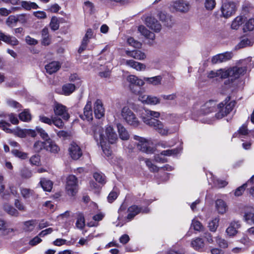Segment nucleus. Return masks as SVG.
Returning <instances> with one entry per match:
<instances>
[{"mask_svg":"<svg viewBox=\"0 0 254 254\" xmlns=\"http://www.w3.org/2000/svg\"><path fill=\"white\" fill-rule=\"evenodd\" d=\"M105 135L103 134L102 129L98 127L94 133V137L96 141L99 143H114L118 139V135L113 127L111 125L105 127Z\"/></svg>","mask_w":254,"mask_h":254,"instance_id":"nucleus-1","label":"nucleus"},{"mask_svg":"<svg viewBox=\"0 0 254 254\" xmlns=\"http://www.w3.org/2000/svg\"><path fill=\"white\" fill-rule=\"evenodd\" d=\"M191 246L194 250L201 251L204 247V242L202 239L196 238L192 240Z\"/></svg>","mask_w":254,"mask_h":254,"instance_id":"nucleus-37","label":"nucleus"},{"mask_svg":"<svg viewBox=\"0 0 254 254\" xmlns=\"http://www.w3.org/2000/svg\"><path fill=\"white\" fill-rule=\"evenodd\" d=\"M233 56V54L232 52H226L214 56L212 57L211 61L212 64H217L231 59Z\"/></svg>","mask_w":254,"mask_h":254,"instance_id":"nucleus-15","label":"nucleus"},{"mask_svg":"<svg viewBox=\"0 0 254 254\" xmlns=\"http://www.w3.org/2000/svg\"><path fill=\"white\" fill-rule=\"evenodd\" d=\"M127 43L129 45L132 46L135 48H140L141 47V43L132 37H129L127 39Z\"/></svg>","mask_w":254,"mask_h":254,"instance_id":"nucleus-56","label":"nucleus"},{"mask_svg":"<svg viewBox=\"0 0 254 254\" xmlns=\"http://www.w3.org/2000/svg\"><path fill=\"white\" fill-rule=\"evenodd\" d=\"M69 154L74 160L78 159L82 155V151L77 144H70L68 147Z\"/></svg>","mask_w":254,"mask_h":254,"instance_id":"nucleus-17","label":"nucleus"},{"mask_svg":"<svg viewBox=\"0 0 254 254\" xmlns=\"http://www.w3.org/2000/svg\"><path fill=\"white\" fill-rule=\"evenodd\" d=\"M63 92L65 95H69L75 90V85L73 84H66L63 86Z\"/></svg>","mask_w":254,"mask_h":254,"instance_id":"nucleus-43","label":"nucleus"},{"mask_svg":"<svg viewBox=\"0 0 254 254\" xmlns=\"http://www.w3.org/2000/svg\"><path fill=\"white\" fill-rule=\"evenodd\" d=\"M126 55L129 57L137 60H143L146 58L145 54L140 50L126 51Z\"/></svg>","mask_w":254,"mask_h":254,"instance_id":"nucleus-25","label":"nucleus"},{"mask_svg":"<svg viewBox=\"0 0 254 254\" xmlns=\"http://www.w3.org/2000/svg\"><path fill=\"white\" fill-rule=\"evenodd\" d=\"M246 17L245 16H238L232 21L231 28L233 29L237 30L246 20Z\"/></svg>","mask_w":254,"mask_h":254,"instance_id":"nucleus-38","label":"nucleus"},{"mask_svg":"<svg viewBox=\"0 0 254 254\" xmlns=\"http://www.w3.org/2000/svg\"><path fill=\"white\" fill-rule=\"evenodd\" d=\"M4 210L11 216L17 217L19 216L18 211L12 206L8 204H4L3 206Z\"/></svg>","mask_w":254,"mask_h":254,"instance_id":"nucleus-42","label":"nucleus"},{"mask_svg":"<svg viewBox=\"0 0 254 254\" xmlns=\"http://www.w3.org/2000/svg\"><path fill=\"white\" fill-rule=\"evenodd\" d=\"M20 190L21 195L25 199H36L38 197V195L35 194L32 190L22 187L20 189Z\"/></svg>","mask_w":254,"mask_h":254,"instance_id":"nucleus-27","label":"nucleus"},{"mask_svg":"<svg viewBox=\"0 0 254 254\" xmlns=\"http://www.w3.org/2000/svg\"><path fill=\"white\" fill-rule=\"evenodd\" d=\"M17 22V16L15 15H10L6 20V24L9 27L15 25Z\"/></svg>","mask_w":254,"mask_h":254,"instance_id":"nucleus-61","label":"nucleus"},{"mask_svg":"<svg viewBox=\"0 0 254 254\" xmlns=\"http://www.w3.org/2000/svg\"><path fill=\"white\" fill-rule=\"evenodd\" d=\"M19 119L23 122H29L31 120V115L28 110H24L19 115Z\"/></svg>","mask_w":254,"mask_h":254,"instance_id":"nucleus-47","label":"nucleus"},{"mask_svg":"<svg viewBox=\"0 0 254 254\" xmlns=\"http://www.w3.org/2000/svg\"><path fill=\"white\" fill-rule=\"evenodd\" d=\"M221 16L228 18L235 14L236 11V4L232 1H225L222 3L221 8Z\"/></svg>","mask_w":254,"mask_h":254,"instance_id":"nucleus-9","label":"nucleus"},{"mask_svg":"<svg viewBox=\"0 0 254 254\" xmlns=\"http://www.w3.org/2000/svg\"><path fill=\"white\" fill-rule=\"evenodd\" d=\"M160 116L159 112L147 109H143L140 114V118L142 122L151 127Z\"/></svg>","mask_w":254,"mask_h":254,"instance_id":"nucleus-4","label":"nucleus"},{"mask_svg":"<svg viewBox=\"0 0 254 254\" xmlns=\"http://www.w3.org/2000/svg\"><path fill=\"white\" fill-rule=\"evenodd\" d=\"M83 120H86L90 121L93 119V114L92 110V103L91 101H87L83 112V115L81 117Z\"/></svg>","mask_w":254,"mask_h":254,"instance_id":"nucleus-26","label":"nucleus"},{"mask_svg":"<svg viewBox=\"0 0 254 254\" xmlns=\"http://www.w3.org/2000/svg\"><path fill=\"white\" fill-rule=\"evenodd\" d=\"M216 5L215 0H204L203 5L207 11H212L214 9Z\"/></svg>","mask_w":254,"mask_h":254,"instance_id":"nucleus-44","label":"nucleus"},{"mask_svg":"<svg viewBox=\"0 0 254 254\" xmlns=\"http://www.w3.org/2000/svg\"><path fill=\"white\" fill-rule=\"evenodd\" d=\"M226 72L225 69H219L216 70H211L207 73V76L209 78L219 77L221 78H226Z\"/></svg>","mask_w":254,"mask_h":254,"instance_id":"nucleus-30","label":"nucleus"},{"mask_svg":"<svg viewBox=\"0 0 254 254\" xmlns=\"http://www.w3.org/2000/svg\"><path fill=\"white\" fill-rule=\"evenodd\" d=\"M93 177L97 182L101 185H104L106 182V177L100 172H95L93 174Z\"/></svg>","mask_w":254,"mask_h":254,"instance_id":"nucleus-45","label":"nucleus"},{"mask_svg":"<svg viewBox=\"0 0 254 254\" xmlns=\"http://www.w3.org/2000/svg\"><path fill=\"white\" fill-rule=\"evenodd\" d=\"M182 151V148L179 147L173 149H169L163 151L161 154L165 156L177 155Z\"/></svg>","mask_w":254,"mask_h":254,"instance_id":"nucleus-49","label":"nucleus"},{"mask_svg":"<svg viewBox=\"0 0 254 254\" xmlns=\"http://www.w3.org/2000/svg\"><path fill=\"white\" fill-rule=\"evenodd\" d=\"M61 64L58 62H52L45 65V69L48 73L51 74L57 72L60 68Z\"/></svg>","mask_w":254,"mask_h":254,"instance_id":"nucleus-34","label":"nucleus"},{"mask_svg":"<svg viewBox=\"0 0 254 254\" xmlns=\"http://www.w3.org/2000/svg\"><path fill=\"white\" fill-rule=\"evenodd\" d=\"M241 227V224L239 221H233L231 223L227 228L226 232L229 236H234L238 232L237 230Z\"/></svg>","mask_w":254,"mask_h":254,"instance_id":"nucleus-29","label":"nucleus"},{"mask_svg":"<svg viewBox=\"0 0 254 254\" xmlns=\"http://www.w3.org/2000/svg\"><path fill=\"white\" fill-rule=\"evenodd\" d=\"M157 16L160 20L167 27H171L174 23L172 16L165 12L159 11L157 14Z\"/></svg>","mask_w":254,"mask_h":254,"instance_id":"nucleus-19","label":"nucleus"},{"mask_svg":"<svg viewBox=\"0 0 254 254\" xmlns=\"http://www.w3.org/2000/svg\"><path fill=\"white\" fill-rule=\"evenodd\" d=\"M21 6L26 10H30L31 9H37L38 5L33 2L22 1L21 2Z\"/></svg>","mask_w":254,"mask_h":254,"instance_id":"nucleus-46","label":"nucleus"},{"mask_svg":"<svg viewBox=\"0 0 254 254\" xmlns=\"http://www.w3.org/2000/svg\"><path fill=\"white\" fill-rule=\"evenodd\" d=\"M216 105V103L213 101H209L204 104L197 103L194 104L192 113L195 116L205 115L214 111Z\"/></svg>","mask_w":254,"mask_h":254,"instance_id":"nucleus-2","label":"nucleus"},{"mask_svg":"<svg viewBox=\"0 0 254 254\" xmlns=\"http://www.w3.org/2000/svg\"><path fill=\"white\" fill-rule=\"evenodd\" d=\"M215 208L219 214H223L227 211L228 206L223 200L218 199L215 201Z\"/></svg>","mask_w":254,"mask_h":254,"instance_id":"nucleus-31","label":"nucleus"},{"mask_svg":"<svg viewBox=\"0 0 254 254\" xmlns=\"http://www.w3.org/2000/svg\"><path fill=\"white\" fill-rule=\"evenodd\" d=\"M245 185L249 187L250 193L254 197V175L245 183Z\"/></svg>","mask_w":254,"mask_h":254,"instance_id":"nucleus-50","label":"nucleus"},{"mask_svg":"<svg viewBox=\"0 0 254 254\" xmlns=\"http://www.w3.org/2000/svg\"><path fill=\"white\" fill-rule=\"evenodd\" d=\"M42 44L45 46L49 45L51 43V38L49 35V30L45 27L41 31Z\"/></svg>","mask_w":254,"mask_h":254,"instance_id":"nucleus-39","label":"nucleus"},{"mask_svg":"<svg viewBox=\"0 0 254 254\" xmlns=\"http://www.w3.org/2000/svg\"><path fill=\"white\" fill-rule=\"evenodd\" d=\"M162 79L161 76L158 75L152 77H144V82L146 81L153 85H158L161 84Z\"/></svg>","mask_w":254,"mask_h":254,"instance_id":"nucleus-41","label":"nucleus"},{"mask_svg":"<svg viewBox=\"0 0 254 254\" xmlns=\"http://www.w3.org/2000/svg\"><path fill=\"white\" fill-rule=\"evenodd\" d=\"M230 101V98L227 97L225 101L218 105V112L215 114V118L220 119L228 115L233 109L235 102Z\"/></svg>","mask_w":254,"mask_h":254,"instance_id":"nucleus-5","label":"nucleus"},{"mask_svg":"<svg viewBox=\"0 0 254 254\" xmlns=\"http://www.w3.org/2000/svg\"><path fill=\"white\" fill-rule=\"evenodd\" d=\"M138 31L145 37L146 39L154 40L155 38V35L154 33L149 31L143 25H140L138 28Z\"/></svg>","mask_w":254,"mask_h":254,"instance_id":"nucleus-35","label":"nucleus"},{"mask_svg":"<svg viewBox=\"0 0 254 254\" xmlns=\"http://www.w3.org/2000/svg\"><path fill=\"white\" fill-rule=\"evenodd\" d=\"M6 104L8 107L17 109L18 111L21 108V105L18 102L12 99H7Z\"/></svg>","mask_w":254,"mask_h":254,"instance_id":"nucleus-51","label":"nucleus"},{"mask_svg":"<svg viewBox=\"0 0 254 254\" xmlns=\"http://www.w3.org/2000/svg\"><path fill=\"white\" fill-rule=\"evenodd\" d=\"M13 155L19 158L24 159L27 157V154L17 149H13L11 151Z\"/></svg>","mask_w":254,"mask_h":254,"instance_id":"nucleus-64","label":"nucleus"},{"mask_svg":"<svg viewBox=\"0 0 254 254\" xmlns=\"http://www.w3.org/2000/svg\"><path fill=\"white\" fill-rule=\"evenodd\" d=\"M251 45V41L247 38L244 39L236 46V49L244 48L247 46Z\"/></svg>","mask_w":254,"mask_h":254,"instance_id":"nucleus-63","label":"nucleus"},{"mask_svg":"<svg viewBox=\"0 0 254 254\" xmlns=\"http://www.w3.org/2000/svg\"><path fill=\"white\" fill-rule=\"evenodd\" d=\"M247 71V68L244 67L234 66L231 68L225 69L226 72V78L230 77L231 79H236L244 75Z\"/></svg>","mask_w":254,"mask_h":254,"instance_id":"nucleus-10","label":"nucleus"},{"mask_svg":"<svg viewBox=\"0 0 254 254\" xmlns=\"http://www.w3.org/2000/svg\"><path fill=\"white\" fill-rule=\"evenodd\" d=\"M0 36L1 37V41H3L7 44L12 46H16L18 44V41L15 37L13 36L9 35H6L1 32H0Z\"/></svg>","mask_w":254,"mask_h":254,"instance_id":"nucleus-28","label":"nucleus"},{"mask_svg":"<svg viewBox=\"0 0 254 254\" xmlns=\"http://www.w3.org/2000/svg\"><path fill=\"white\" fill-rule=\"evenodd\" d=\"M54 111L56 115L62 117L64 120H68L69 118V115L67 112L66 107L61 104L56 103Z\"/></svg>","mask_w":254,"mask_h":254,"instance_id":"nucleus-16","label":"nucleus"},{"mask_svg":"<svg viewBox=\"0 0 254 254\" xmlns=\"http://www.w3.org/2000/svg\"><path fill=\"white\" fill-rule=\"evenodd\" d=\"M37 221L35 220H30L23 222V229L25 231L31 232L35 228Z\"/></svg>","mask_w":254,"mask_h":254,"instance_id":"nucleus-40","label":"nucleus"},{"mask_svg":"<svg viewBox=\"0 0 254 254\" xmlns=\"http://www.w3.org/2000/svg\"><path fill=\"white\" fill-rule=\"evenodd\" d=\"M0 230H3L5 234H8L13 232L14 230L12 228H6V222L2 219H0Z\"/></svg>","mask_w":254,"mask_h":254,"instance_id":"nucleus-57","label":"nucleus"},{"mask_svg":"<svg viewBox=\"0 0 254 254\" xmlns=\"http://www.w3.org/2000/svg\"><path fill=\"white\" fill-rule=\"evenodd\" d=\"M43 147L49 151L53 153H57L60 148L57 144H34V148L36 151H39V149Z\"/></svg>","mask_w":254,"mask_h":254,"instance_id":"nucleus-21","label":"nucleus"},{"mask_svg":"<svg viewBox=\"0 0 254 254\" xmlns=\"http://www.w3.org/2000/svg\"><path fill=\"white\" fill-rule=\"evenodd\" d=\"M76 227L80 229H82L85 226V220L83 214H79L77 217V221L76 222Z\"/></svg>","mask_w":254,"mask_h":254,"instance_id":"nucleus-55","label":"nucleus"},{"mask_svg":"<svg viewBox=\"0 0 254 254\" xmlns=\"http://www.w3.org/2000/svg\"><path fill=\"white\" fill-rule=\"evenodd\" d=\"M219 219L218 217H215L211 220L208 223V228L211 232H215L218 226Z\"/></svg>","mask_w":254,"mask_h":254,"instance_id":"nucleus-48","label":"nucleus"},{"mask_svg":"<svg viewBox=\"0 0 254 254\" xmlns=\"http://www.w3.org/2000/svg\"><path fill=\"white\" fill-rule=\"evenodd\" d=\"M254 29V18H250L244 26L243 30L244 32L248 31H252Z\"/></svg>","mask_w":254,"mask_h":254,"instance_id":"nucleus-53","label":"nucleus"},{"mask_svg":"<svg viewBox=\"0 0 254 254\" xmlns=\"http://www.w3.org/2000/svg\"><path fill=\"white\" fill-rule=\"evenodd\" d=\"M39 184L44 191L48 192H50L51 191L53 186V183L52 181L44 178L41 179Z\"/></svg>","mask_w":254,"mask_h":254,"instance_id":"nucleus-32","label":"nucleus"},{"mask_svg":"<svg viewBox=\"0 0 254 254\" xmlns=\"http://www.w3.org/2000/svg\"><path fill=\"white\" fill-rule=\"evenodd\" d=\"M151 127L161 135L163 136H167L177 130V128H172L159 120H157L155 121Z\"/></svg>","mask_w":254,"mask_h":254,"instance_id":"nucleus-7","label":"nucleus"},{"mask_svg":"<svg viewBox=\"0 0 254 254\" xmlns=\"http://www.w3.org/2000/svg\"><path fill=\"white\" fill-rule=\"evenodd\" d=\"M50 26L51 29L53 31H56L59 29V23L57 18L55 17L52 18L50 23Z\"/></svg>","mask_w":254,"mask_h":254,"instance_id":"nucleus-62","label":"nucleus"},{"mask_svg":"<svg viewBox=\"0 0 254 254\" xmlns=\"http://www.w3.org/2000/svg\"><path fill=\"white\" fill-rule=\"evenodd\" d=\"M117 127L120 138L122 141H128L130 138V135L127 129L120 123L117 124Z\"/></svg>","mask_w":254,"mask_h":254,"instance_id":"nucleus-22","label":"nucleus"},{"mask_svg":"<svg viewBox=\"0 0 254 254\" xmlns=\"http://www.w3.org/2000/svg\"><path fill=\"white\" fill-rule=\"evenodd\" d=\"M94 113L95 117L99 119L105 115V109L102 101L100 99L96 100L94 104Z\"/></svg>","mask_w":254,"mask_h":254,"instance_id":"nucleus-18","label":"nucleus"},{"mask_svg":"<svg viewBox=\"0 0 254 254\" xmlns=\"http://www.w3.org/2000/svg\"><path fill=\"white\" fill-rule=\"evenodd\" d=\"M79 189L77 178L74 175H71L67 177L65 186L66 194L69 196H75Z\"/></svg>","mask_w":254,"mask_h":254,"instance_id":"nucleus-6","label":"nucleus"},{"mask_svg":"<svg viewBox=\"0 0 254 254\" xmlns=\"http://www.w3.org/2000/svg\"><path fill=\"white\" fill-rule=\"evenodd\" d=\"M83 8L88 12L92 13L94 10V6L92 2L89 0H86L84 3Z\"/></svg>","mask_w":254,"mask_h":254,"instance_id":"nucleus-60","label":"nucleus"},{"mask_svg":"<svg viewBox=\"0 0 254 254\" xmlns=\"http://www.w3.org/2000/svg\"><path fill=\"white\" fill-rule=\"evenodd\" d=\"M123 64L137 71L145 70L146 69V65L144 64L136 62L133 60H124Z\"/></svg>","mask_w":254,"mask_h":254,"instance_id":"nucleus-20","label":"nucleus"},{"mask_svg":"<svg viewBox=\"0 0 254 254\" xmlns=\"http://www.w3.org/2000/svg\"><path fill=\"white\" fill-rule=\"evenodd\" d=\"M171 5L176 11L184 13H187L190 8V2L184 0L174 1L172 3Z\"/></svg>","mask_w":254,"mask_h":254,"instance_id":"nucleus-11","label":"nucleus"},{"mask_svg":"<svg viewBox=\"0 0 254 254\" xmlns=\"http://www.w3.org/2000/svg\"><path fill=\"white\" fill-rule=\"evenodd\" d=\"M121 116L127 124L133 127L137 128L141 125L136 115L127 106L122 109Z\"/></svg>","mask_w":254,"mask_h":254,"instance_id":"nucleus-3","label":"nucleus"},{"mask_svg":"<svg viewBox=\"0 0 254 254\" xmlns=\"http://www.w3.org/2000/svg\"><path fill=\"white\" fill-rule=\"evenodd\" d=\"M247 133L248 132L247 127L243 125L240 128L238 132L234 134V135H233V138H241V135H245L247 134Z\"/></svg>","mask_w":254,"mask_h":254,"instance_id":"nucleus-59","label":"nucleus"},{"mask_svg":"<svg viewBox=\"0 0 254 254\" xmlns=\"http://www.w3.org/2000/svg\"><path fill=\"white\" fill-rule=\"evenodd\" d=\"M243 220L248 224L254 225V207L245 206L243 208Z\"/></svg>","mask_w":254,"mask_h":254,"instance_id":"nucleus-14","label":"nucleus"},{"mask_svg":"<svg viewBox=\"0 0 254 254\" xmlns=\"http://www.w3.org/2000/svg\"><path fill=\"white\" fill-rule=\"evenodd\" d=\"M147 26L155 32H159L161 29V25L154 17H148L146 19Z\"/></svg>","mask_w":254,"mask_h":254,"instance_id":"nucleus-23","label":"nucleus"},{"mask_svg":"<svg viewBox=\"0 0 254 254\" xmlns=\"http://www.w3.org/2000/svg\"><path fill=\"white\" fill-rule=\"evenodd\" d=\"M93 37V32L90 28L88 29L86 34L82 40L81 45L79 48L78 52L81 53L85 50L87 47V45L89 43V40Z\"/></svg>","mask_w":254,"mask_h":254,"instance_id":"nucleus-24","label":"nucleus"},{"mask_svg":"<svg viewBox=\"0 0 254 254\" xmlns=\"http://www.w3.org/2000/svg\"><path fill=\"white\" fill-rule=\"evenodd\" d=\"M215 241L217 245L221 248L225 249L228 246V243L226 240L220 237L219 236L215 238Z\"/></svg>","mask_w":254,"mask_h":254,"instance_id":"nucleus-54","label":"nucleus"},{"mask_svg":"<svg viewBox=\"0 0 254 254\" xmlns=\"http://www.w3.org/2000/svg\"><path fill=\"white\" fill-rule=\"evenodd\" d=\"M36 131L39 134L41 138L45 141H49L50 140V138L48 133L40 127H37L36 128Z\"/></svg>","mask_w":254,"mask_h":254,"instance_id":"nucleus-52","label":"nucleus"},{"mask_svg":"<svg viewBox=\"0 0 254 254\" xmlns=\"http://www.w3.org/2000/svg\"><path fill=\"white\" fill-rule=\"evenodd\" d=\"M138 100L143 104L155 105L160 103V99L157 96L143 94L140 91L137 93Z\"/></svg>","mask_w":254,"mask_h":254,"instance_id":"nucleus-12","label":"nucleus"},{"mask_svg":"<svg viewBox=\"0 0 254 254\" xmlns=\"http://www.w3.org/2000/svg\"><path fill=\"white\" fill-rule=\"evenodd\" d=\"M150 144H137V148L143 152L147 154H152L156 150V147L151 146Z\"/></svg>","mask_w":254,"mask_h":254,"instance_id":"nucleus-36","label":"nucleus"},{"mask_svg":"<svg viewBox=\"0 0 254 254\" xmlns=\"http://www.w3.org/2000/svg\"><path fill=\"white\" fill-rule=\"evenodd\" d=\"M127 211L128 214L127 219L128 220V221H130L139 213H148L149 211V209L147 207L143 208L141 207H139L137 205H133L130 206L128 208Z\"/></svg>","mask_w":254,"mask_h":254,"instance_id":"nucleus-13","label":"nucleus"},{"mask_svg":"<svg viewBox=\"0 0 254 254\" xmlns=\"http://www.w3.org/2000/svg\"><path fill=\"white\" fill-rule=\"evenodd\" d=\"M127 80L131 85H134L139 87H141L145 84L144 78H139L134 75H129L128 76Z\"/></svg>","mask_w":254,"mask_h":254,"instance_id":"nucleus-33","label":"nucleus"},{"mask_svg":"<svg viewBox=\"0 0 254 254\" xmlns=\"http://www.w3.org/2000/svg\"><path fill=\"white\" fill-rule=\"evenodd\" d=\"M101 148L104 154L107 157H109L112 153L110 148V144H101Z\"/></svg>","mask_w":254,"mask_h":254,"instance_id":"nucleus-58","label":"nucleus"},{"mask_svg":"<svg viewBox=\"0 0 254 254\" xmlns=\"http://www.w3.org/2000/svg\"><path fill=\"white\" fill-rule=\"evenodd\" d=\"M10 124L4 121H0V128L3 130L5 132L8 133H13L14 135L21 138L26 137V129H21L17 127L14 129H10L9 127Z\"/></svg>","mask_w":254,"mask_h":254,"instance_id":"nucleus-8","label":"nucleus"}]
</instances>
